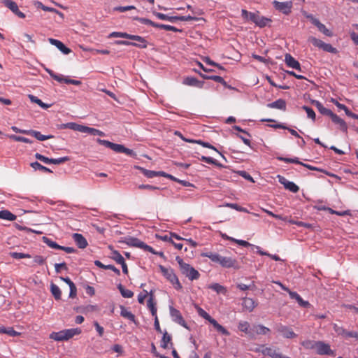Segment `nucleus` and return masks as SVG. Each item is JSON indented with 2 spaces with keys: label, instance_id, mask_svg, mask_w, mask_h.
Wrapping results in <instances>:
<instances>
[{
  "label": "nucleus",
  "instance_id": "1",
  "mask_svg": "<svg viewBox=\"0 0 358 358\" xmlns=\"http://www.w3.org/2000/svg\"><path fill=\"white\" fill-rule=\"evenodd\" d=\"M203 257H208L213 262L219 264L221 266L224 268H238L236 266L237 262L235 259L229 257H222L217 253H213L211 252H204L201 254Z\"/></svg>",
  "mask_w": 358,
  "mask_h": 358
},
{
  "label": "nucleus",
  "instance_id": "2",
  "mask_svg": "<svg viewBox=\"0 0 358 358\" xmlns=\"http://www.w3.org/2000/svg\"><path fill=\"white\" fill-rule=\"evenodd\" d=\"M156 238L160 241H162L164 243H172L173 246H184L185 245L190 244L192 246H195V243L192 242L191 240L184 239L182 243H175L173 239H176L178 241L182 240V238L177 236L175 234L172 233H166L164 234H157Z\"/></svg>",
  "mask_w": 358,
  "mask_h": 358
},
{
  "label": "nucleus",
  "instance_id": "3",
  "mask_svg": "<svg viewBox=\"0 0 358 358\" xmlns=\"http://www.w3.org/2000/svg\"><path fill=\"white\" fill-rule=\"evenodd\" d=\"M176 261L178 262L180 269L183 275L189 278L190 280H197L200 273L194 268L191 266L189 264L185 263L180 257H176Z\"/></svg>",
  "mask_w": 358,
  "mask_h": 358
},
{
  "label": "nucleus",
  "instance_id": "4",
  "mask_svg": "<svg viewBox=\"0 0 358 358\" xmlns=\"http://www.w3.org/2000/svg\"><path fill=\"white\" fill-rule=\"evenodd\" d=\"M159 269L163 275L173 285L175 289L178 290L182 289V286L181 285L177 275L172 268L159 266Z\"/></svg>",
  "mask_w": 358,
  "mask_h": 358
},
{
  "label": "nucleus",
  "instance_id": "5",
  "mask_svg": "<svg viewBox=\"0 0 358 358\" xmlns=\"http://www.w3.org/2000/svg\"><path fill=\"white\" fill-rule=\"evenodd\" d=\"M130 39L136 42L117 40L115 41L114 43L116 45H132L139 48H146L148 46L147 41L142 36L131 34Z\"/></svg>",
  "mask_w": 358,
  "mask_h": 358
},
{
  "label": "nucleus",
  "instance_id": "6",
  "mask_svg": "<svg viewBox=\"0 0 358 358\" xmlns=\"http://www.w3.org/2000/svg\"><path fill=\"white\" fill-rule=\"evenodd\" d=\"M308 41L311 43L314 46L323 50L325 52L331 53H336L337 50L334 48L331 44L326 43L320 39H317L314 36H310Z\"/></svg>",
  "mask_w": 358,
  "mask_h": 358
},
{
  "label": "nucleus",
  "instance_id": "7",
  "mask_svg": "<svg viewBox=\"0 0 358 358\" xmlns=\"http://www.w3.org/2000/svg\"><path fill=\"white\" fill-rule=\"evenodd\" d=\"M272 4L277 10L281 12L285 15L290 14L293 6V3L292 1L280 2L278 1L275 0L272 2Z\"/></svg>",
  "mask_w": 358,
  "mask_h": 358
},
{
  "label": "nucleus",
  "instance_id": "8",
  "mask_svg": "<svg viewBox=\"0 0 358 358\" xmlns=\"http://www.w3.org/2000/svg\"><path fill=\"white\" fill-rule=\"evenodd\" d=\"M275 331L279 333L282 336L286 338H294L297 335L294 332L292 328L283 325L282 324H276L274 327Z\"/></svg>",
  "mask_w": 358,
  "mask_h": 358
},
{
  "label": "nucleus",
  "instance_id": "9",
  "mask_svg": "<svg viewBox=\"0 0 358 358\" xmlns=\"http://www.w3.org/2000/svg\"><path fill=\"white\" fill-rule=\"evenodd\" d=\"M315 350L320 355H335V352L331 349L330 345L323 341H317Z\"/></svg>",
  "mask_w": 358,
  "mask_h": 358
},
{
  "label": "nucleus",
  "instance_id": "10",
  "mask_svg": "<svg viewBox=\"0 0 358 358\" xmlns=\"http://www.w3.org/2000/svg\"><path fill=\"white\" fill-rule=\"evenodd\" d=\"M169 310H170V315L173 322L179 324L180 325L182 326L183 327H185L186 329H189L187 325V323L184 320L180 312L178 310L173 308V306H170Z\"/></svg>",
  "mask_w": 358,
  "mask_h": 358
},
{
  "label": "nucleus",
  "instance_id": "11",
  "mask_svg": "<svg viewBox=\"0 0 358 358\" xmlns=\"http://www.w3.org/2000/svg\"><path fill=\"white\" fill-rule=\"evenodd\" d=\"M306 17L308 18L311 22L317 27L318 30L327 36H332L331 31L326 27V26L321 23L319 20L314 17L312 15H307Z\"/></svg>",
  "mask_w": 358,
  "mask_h": 358
},
{
  "label": "nucleus",
  "instance_id": "12",
  "mask_svg": "<svg viewBox=\"0 0 358 358\" xmlns=\"http://www.w3.org/2000/svg\"><path fill=\"white\" fill-rule=\"evenodd\" d=\"M278 182L282 184L286 189L291 192L296 193L299 190V187L293 182L287 180L284 176L280 175L277 176Z\"/></svg>",
  "mask_w": 358,
  "mask_h": 358
},
{
  "label": "nucleus",
  "instance_id": "13",
  "mask_svg": "<svg viewBox=\"0 0 358 358\" xmlns=\"http://www.w3.org/2000/svg\"><path fill=\"white\" fill-rule=\"evenodd\" d=\"M2 3L19 17H25V15L18 9V6L15 1L12 0H2Z\"/></svg>",
  "mask_w": 358,
  "mask_h": 358
},
{
  "label": "nucleus",
  "instance_id": "14",
  "mask_svg": "<svg viewBox=\"0 0 358 358\" xmlns=\"http://www.w3.org/2000/svg\"><path fill=\"white\" fill-rule=\"evenodd\" d=\"M270 332V329L262 324H255L251 327L250 338H255L257 335H266Z\"/></svg>",
  "mask_w": 358,
  "mask_h": 358
},
{
  "label": "nucleus",
  "instance_id": "15",
  "mask_svg": "<svg viewBox=\"0 0 358 358\" xmlns=\"http://www.w3.org/2000/svg\"><path fill=\"white\" fill-rule=\"evenodd\" d=\"M252 22L255 23L259 27H264L267 23L271 22V20L263 16H259L258 13H253L250 15V20Z\"/></svg>",
  "mask_w": 358,
  "mask_h": 358
},
{
  "label": "nucleus",
  "instance_id": "16",
  "mask_svg": "<svg viewBox=\"0 0 358 358\" xmlns=\"http://www.w3.org/2000/svg\"><path fill=\"white\" fill-rule=\"evenodd\" d=\"M96 141L100 145H104L106 148H108L111 149L112 150H113V151H115L116 152L122 153V149H123V145H122L116 144V143H112V142H110L109 141L102 140V139H100V138H98L96 140Z\"/></svg>",
  "mask_w": 358,
  "mask_h": 358
},
{
  "label": "nucleus",
  "instance_id": "17",
  "mask_svg": "<svg viewBox=\"0 0 358 358\" xmlns=\"http://www.w3.org/2000/svg\"><path fill=\"white\" fill-rule=\"evenodd\" d=\"M119 242L124 243L128 246H148L140 240L129 236L122 238Z\"/></svg>",
  "mask_w": 358,
  "mask_h": 358
},
{
  "label": "nucleus",
  "instance_id": "18",
  "mask_svg": "<svg viewBox=\"0 0 358 358\" xmlns=\"http://www.w3.org/2000/svg\"><path fill=\"white\" fill-rule=\"evenodd\" d=\"M285 62L287 66L298 70L299 71H301L300 63L296 59H295V58H294L290 54L285 55Z\"/></svg>",
  "mask_w": 358,
  "mask_h": 358
},
{
  "label": "nucleus",
  "instance_id": "19",
  "mask_svg": "<svg viewBox=\"0 0 358 358\" xmlns=\"http://www.w3.org/2000/svg\"><path fill=\"white\" fill-rule=\"evenodd\" d=\"M329 117H331L332 122L334 124L338 125L339 129L342 131L347 132V130H348L347 124L342 118H341L339 116H338L336 114L334 113L333 112L331 113V114L329 115Z\"/></svg>",
  "mask_w": 358,
  "mask_h": 358
},
{
  "label": "nucleus",
  "instance_id": "20",
  "mask_svg": "<svg viewBox=\"0 0 358 358\" xmlns=\"http://www.w3.org/2000/svg\"><path fill=\"white\" fill-rule=\"evenodd\" d=\"M48 41L52 45H55L62 53L65 55H68L71 52V49L66 47L64 44L59 40L50 38Z\"/></svg>",
  "mask_w": 358,
  "mask_h": 358
},
{
  "label": "nucleus",
  "instance_id": "21",
  "mask_svg": "<svg viewBox=\"0 0 358 358\" xmlns=\"http://www.w3.org/2000/svg\"><path fill=\"white\" fill-rule=\"evenodd\" d=\"M289 294L292 299H295L300 306L303 308H308L310 306V304L308 301H304L301 296L295 292L289 291Z\"/></svg>",
  "mask_w": 358,
  "mask_h": 358
},
{
  "label": "nucleus",
  "instance_id": "22",
  "mask_svg": "<svg viewBox=\"0 0 358 358\" xmlns=\"http://www.w3.org/2000/svg\"><path fill=\"white\" fill-rule=\"evenodd\" d=\"M171 336L165 331L161 341V347L164 349L173 348V343L171 341Z\"/></svg>",
  "mask_w": 358,
  "mask_h": 358
},
{
  "label": "nucleus",
  "instance_id": "23",
  "mask_svg": "<svg viewBox=\"0 0 358 358\" xmlns=\"http://www.w3.org/2000/svg\"><path fill=\"white\" fill-rule=\"evenodd\" d=\"M182 83L185 85L194 86L199 88L203 87V82L199 81L194 77H187L183 80Z\"/></svg>",
  "mask_w": 358,
  "mask_h": 358
},
{
  "label": "nucleus",
  "instance_id": "24",
  "mask_svg": "<svg viewBox=\"0 0 358 358\" xmlns=\"http://www.w3.org/2000/svg\"><path fill=\"white\" fill-rule=\"evenodd\" d=\"M286 101L284 99H279L272 103H268L267 107L270 108H276L282 110H286Z\"/></svg>",
  "mask_w": 358,
  "mask_h": 358
},
{
  "label": "nucleus",
  "instance_id": "25",
  "mask_svg": "<svg viewBox=\"0 0 358 358\" xmlns=\"http://www.w3.org/2000/svg\"><path fill=\"white\" fill-rule=\"evenodd\" d=\"M27 135H30L31 136H34L37 140L41 141H45V140L50 139V138H53V136H52V135H48V136L43 135V134H41L40 131H36V130H32V129L28 130Z\"/></svg>",
  "mask_w": 358,
  "mask_h": 358
},
{
  "label": "nucleus",
  "instance_id": "26",
  "mask_svg": "<svg viewBox=\"0 0 358 358\" xmlns=\"http://www.w3.org/2000/svg\"><path fill=\"white\" fill-rule=\"evenodd\" d=\"M312 104L317 108V109L321 114L324 115L329 116V115L331 114L332 113L331 110L325 108L319 101L313 100Z\"/></svg>",
  "mask_w": 358,
  "mask_h": 358
},
{
  "label": "nucleus",
  "instance_id": "27",
  "mask_svg": "<svg viewBox=\"0 0 358 358\" xmlns=\"http://www.w3.org/2000/svg\"><path fill=\"white\" fill-rule=\"evenodd\" d=\"M120 308L121 309V312H120V315L131 322H133L134 323L136 324V317L135 315L130 311L127 310V308L122 306V305H120Z\"/></svg>",
  "mask_w": 358,
  "mask_h": 358
},
{
  "label": "nucleus",
  "instance_id": "28",
  "mask_svg": "<svg viewBox=\"0 0 358 358\" xmlns=\"http://www.w3.org/2000/svg\"><path fill=\"white\" fill-rule=\"evenodd\" d=\"M209 322L213 326V327L220 334L224 336H229V331L226 329L223 326L220 324L214 318H212Z\"/></svg>",
  "mask_w": 358,
  "mask_h": 358
},
{
  "label": "nucleus",
  "instance_id": "29",
  "mask_svg": "<svg viewBox=\"0 0 358 358\" xmlns=\"http://www.w3.org/2000/svg\"><path fill=\"white\" fill-rule=\"evenodd\" d=\"M261 352L264 355L269 356L272 358H282V355L280 353L277 352L275 349L271 348H264Z\"/></svg>",
  "mask_w": 358,
  "mask_h": 358
},
{
  "label": "nucleus",
  "instance_id": "30",
  "mask_svg": "<svg viewBox=\"0 0 358 358\" xmlns=\"http://www.w3.org/2000/svg\"><path fill=\"white\" fill-rule=\"evenodd\" d=\"M242 306L243 308L251 312L255 308L256 304L255 301L251 298L244 297L243 298Z\"/></svg>",
  "mask_w": 358,
  "mask_h": 358
},
{
  "label": "nucleus",
  "instance_id": "31",
  "mask_svg": "<svg viewBox=\"0 0 358 358\" xmlns=\"http://www.w3.org/2000/svg\"><path fill=\"white\" fill-rule=\"evenodd\" d=\"M239 331L244 332L250 338L251 336V327L247 321H240L238 325Z\"/></svg>",
  "mask_w": 358,
  "mask_h": 358
},
{
  "label": "nucleus",
  "instance_id": "32",
  "mask_svg": "<svg viewBox=\"0 0 358 358\" xmlns=\"http://www.w3.org/2000/svg\"><path fill=\"white\" fill-rule=\"evenodd\" d=\"M66 336V340L69 341L70 338H73L76 335H79L81 334L82 330L80 328H73V329H64Z\"/></svg>",
  "mask_w": 358,
  "mask_h": 358
},
{
  "label": "nucleus",
  "instance_id": "33",
  "mask_svg": "<svg viewBox=\"0 0 358 358\" xmlns=\"http://www.w3.org/2000/svg\"><path fill=\"white\" fill-rule=\"evenodd\" d=\"M73 238L78 246H87L88 245L85 238L80 234H73Z\"/></svg>",
  "mask_w": 358,
  "mask_h": 358
},
{
  "label": "nucleus",
  "instance_id": "34",
  "mask_svg": "<svg viewBox=\"0 0 358 358\" xmlns=\"http://www.w3.org/2000/svg\"><path fill=\"white\" fill-rule=\"evenodd\" d=\"M153 292L151 290L150 292V298L148 300V307L150 308L152 315L154 317L157 316V308L155 306V303L153 302Z\"/></svg>",
  "mask_w": 358,
  "mask_h": 358
},
{
  "label": "nucleus",
  "instance_id": "35",
  "mask_svg": "<svg viewBox=\"0 0 358 358\" xmlns=\"http://www.w3.org/2000/svg\"><path fill=\"white\" fill-rule=\"evenodd\" d=\"M0 218L8 221H14L16 220L17 216L8 210H3L0 211Z\"/></svg>",
  "mask_w": 358,
  "mask_h": 358
},
{
  "label": "nucleus",
  "instance_id": "36",
  "mask_svg": "<svg viewBox=\"0 0 358 358\" xmlns=\"http://www.w3.org/2000/svg\"><path fill=\"white\" fill-rule=\"evenodd\" d=\"M50 338L56 341H66L64 330H62L58 332H52L50 335Z\"/></svg>",
  "mask_w": 358,
  "mask_h": 358
},
{
  "label": "nucleus",
  "instance_id": "37",
  "mask_svg": "<svg viewBox=\"0 0 358 358\" xmlns=\"http://www.w3.org/2000/svg\"><path fill=\"white\" fill-rule=\"evenodd\" d=\"M185 141L189 142V143H197V144L202 145L204 148H209V149H211V150H213L217 152V148H215L213 145H212L211 144H210L208 142L202 141L201 140L185 139Z\"/></svg>",
  "mask_w": 358,
  "mask_h": 358
},
{
  "label": "nucleus",
  "instance_id": "38",
  "mask_svg": "<svg viewBox=\"0 0 358 358\" xmlns=\"http://www.w3.org/2000/svg\"><path fill=\"white\" fill-rule=\"evenodd\" d=\"M67 127L68 129H70L73 131H78L81 133H85L86 129V126L78 124L76 122H68Z\"/></svg>",
  "mask_w": 358,
  "mask_h": 358
},
{
  "label": "nucleus",
  "instance_id": "39",
  "mask_svg": "<svg viewBox=\"0 0 358 358\" xmlns=\"http://www.w3.org/2000/svg\"><path fill=\"white\" fill-rule=\"evenodd\" d=\"M117 289L124 298H131L134 296V292L129 289H125L122 284L117 285Z\"/></svg>",
  "mask_w": 358,
  "mask_h": 358
},
{
  "label": "nucleus",
  "instance_id": "40",
  "mask_svg": "<svg viewBox=\"0 0 358 358\" xmlns=\"http://www.w3.org/2000/svg\"><path fill=\"white\" fill-rule=\"evenodd\" d=\"M50 291L56 300L61 299L62 292L59 287L54 283L50 285Z\"/></svg>",
  "mask_w": 358,
  "mask_h": 358
},
{
  "label": "nucleus",
  "instance_id": "41",
  "mask_svg": "<svg viewBox=\"0 0 358 358\" xmlns=\"http://www.w3.org/2000/svg\"><path fill=\"white\" fill-rule=\"evenodd\" d=\"M200 76L204 78V79H209V80H213L215 82H217V83H220L224 85H226V82L225 80H224V78L221 76H208L206 75H204L201 73H199Z\"/></svg>",
  "mask_w": 358,
  "mask_h": 358
},
{
  "label": "nucleus",
  "instance_id": "42",
  "mask_svg": "<svg viewBox=\"0 0 358 358\" xmlns=\"http://www.w3.org/2000/svg\"><path fill=\"white\" fill-rule=\"evenodd\" d=\"M0 334H6L10 336H17L20 334L19 332L15 331L12 327L6 328L3 326L0 327Z\"/></svg>",
  "mask_w": 358,
  "mask_h": 358
},
{
  "label": "nucleus",
  "instance_id": "43",
  "mask_svg": "<svg viewBox=\"0 0 358 358\" xmlns=\"http://www.w3.org/2000/svg\"><path fill=\"white\" fill-rule=\"evenodd\" d=\"M30 166L36 171L39 170L43 172L52 173V171L50 169L41 165L38 162H31Z\"/></svg>",
  "mask_w": 358,
  "mask_h": 358
},
{
  "label": "nucleus",
  "instance_id": "44",
  "mask_svg": "<svg viewBox=\"0 0 358 358\" xmlns=\"http://www.w3.org/2000/svg\"><path fill=\"white\" fill-rule=\"evenodd\" d=\"M34 5L37 7V8H41L42 10H45V11H49V12H55V13H57L58 14H59L61 16L63 15V14L60 12H59L58 10H57L55 8H50V7H48V6H44L41 2L40 1H35L34 3Z\"/></svg>",
  "mask_w": 358,
  "mask_h": 358
},
{
  "label": "nucleus",
  "instance_id": "45",
  "mask_svg": "<svg viewBox=\"0 0 358 358\" xmlns=\"http://www.w3.org/2000/svg\"><path fill=\"white\" fill-rule=\"evenodd\" d=\"M317 344V341H311V340H306L301 343V345L303 348L307 350H316V345Z\"/></svg>",
  "mask_w": 358,
  "mask_h": 358
},
{
  "label": "nucleus",
  "instance_id": "46",
  "mask_svg": "<svg viewBox=\"0 0 358 358\" xmlns=\"http://www.w3.org/2000/svg\"><path fill=\"white\" fill-rule=\"evenodd\" d=\"M208 288L214 290L215 292H216L218 294L222 293V294H225L227 292L226 288L224 286L220 285L218 283H214V284L210 285Z\"/></svg>",
  "mask_w": 358,
  "mask_h": 358
},
{
  "label": "nucleus",
  "instance_id": "47",
  "mask_svg": "<svg viewBox=\"0 0 358 358\" xmlns=\"http://www.w3.org/2000/svg\"><path fill=\"white\" fill-rule=\"evenodd\" d=\"M29 97L32 102L37 103L42 108L47 109L50 106V105L43 103L41 99L34 95H29Z\"/></svg>",
  "mask_w": 358,
  "mask_h": 358
},
{
  "label": "nucleus",
  "instance_id": "48",
  "mask_svg": "<svg viewBox=\"0 0 358 358\" xmlns=\"http://www.w3.org/2000/svg\"><path fill=\"white\" fill-rule=\"evenodd\" d=\"M110 257L115 260L119 264L124 262V257L121 255V254L119 252L116 250L112 251L111 256Z\"/></svg>",
  "mask_w": 358,
  "mask_h": 358
},
{
  "label": "nucleus",
  "instance_id": "49",
  "mask_svg": "<svg viewBox=\"0 0 358 358\" xmlns=\"http://www.w3.org/2000/svg\"><path fill=\"white\" fill-rule=\"evenodd\" d=\"M85 133L91 134V135H93V136H96V135L101 136H104V133L103 131H100L99 129H96L95 128L89 127H87V126H86V129H85Z\"/></svg>",
  "mask_w": 358,
  "mask_h": 358
},
{
  "label": "nucleus",
  "instance_id": "50",
  "mask_svg": "<svg viewBox=\"0 0 358 358\" xmlns=\"http://www.w3.org/2000/svg\"><path fill=\"white\" fill-rule=\"evenodd\" d=\"M196 310H197V313L199 314V315L203 318H204L205 320H206L207 321H210L213 317L208 313H206L203 308H201V307H199V306H196Z\"/></svg>",
  "mask_w": 358,
  "mask_h": 358
},
{
  "label": "nucleus",
  "instance_id": "51",
  "mask_svg": "<svg viewBox=\"0 0 358 358\" xmlns=\"http://www.w3.org/2000/svg\"><path fill=\"white\" fill-rule=\"evenodd\" d=\"M131 34H127L126 32H119V31H113L108 36L109 38L113 37H120V38H124L127 39H130Z\"/></svg>",
  "mask_w": 358,
  "mask_h": 358
},
{
  "label": "nucleus",
  "instance_id": "52",
  "mask_svg": "<svg viewBox=\"0 0 358 358\" xmlns=\"http://www.w3.org/2000/svg\"><path fill=\"white\" fill-rule=\"evenodd\" d=\"M277 159L281 162H284L286 163H293L299 164H301V162L299 161L298 158H287V157H278Z\"/></svg>",
  "mask_w": 358,
  "mask_h": 358
},
{
  "label": "nucleus",
  "instance_id": "53",
  "mask_svg": "<svg viewBox=\"0 0 358 358\" xmlns=\"http://www.w3.org/2000/svg\"><path fill=\"white\" fill-rule=\"evenodd\" d=\"M302 108L306 112L308 118H310L313 121L315 120V113L311 108L303 106Z\"/></svg>",
  "mask_w": 358,
  "mask_h": 358
},
{
  "label": "nucleus",
  "instance_id": "54",
  "mask_svg": "<svg viewBox=\"0 0 358 358\" xmlns=\"http://www.w3.org/2000/svg\"><path fill=\"white\" fill-rule=\"evenodd\" d=\"M10 256L14 259L30 258L31 255L22 252H13L9 253Z\"/></svg>",
  "mask_w": 358,
  "mask_h": 358
},
{
  "label": "nucleus",
  "instance_id": "55",
  "mask_svg": "<svg viewBox=\"0 0 358 358\" xmlns=\"http://www.w3.org/2000/svg\"><path fill=\"white\" fill-rule=\"evenodd\" d=\"M141 170L142 171V173L144 174V176L149 178H152L154 177L158 176V174H159V173H157V171L147 170L143 168H141Z\"/></svg>",
  "mask_w": 358,
  "mask_h": 358
},
{
  "label": "nucleus",
  "instance_id": "56",
  "mask_svg": "<svg viewBox=\"0 0 358 358\" xmlns=\"http://www.w3.org/2000/svg\"><path fill=\"white\" fill-rule=\"evenodd\" d=\"M254 287H255L254 282H252V284H250L249 285H245L243 283H238L236 285V287L238 289H239L240 290H243V291L248 290V289H252Z\"/></svg>",
  "mask_w": 358,
  "mask_h": 358
},
{
  "label": "nucleus",
  "instance_id": "57",
  "mask_svg": "<svg viewBox=\"0 0 358 358\" xmlns=\"http://www.w3.org/2000/svg\"><path fill=\"white\" fill-rule=\"evenodd\" d=\"M133 9H136V7L134 6H117V7H115L113 8L114 10L122 12V13L126 12L127 10H133Z\"/></svg>",
  "mask_w": 358,
  "mask_h": 358
},
{
  "label": "nucleus",
  "instance_id": "58",
  "mask_svg": "<svg viewBox=\"0 0 358 358\" xmlns=\"http://www.w3.org/2000/svg\"><path fill=\"white\" fill-rule=\"evenodd\" d=\"M334 329L335 331L338 334L345 337L347 330L342 327H338L337 324H334Z\"/></svg>",
  "mask_w": 358,
  "mask_h": 358
},
{
  "label": "nucleus",
  "instance_id": "59",
  "mask_svg": "<svg viewBox=\"0 0 358 358\" xmlns=\"http://www.w3.org/2000/svg\"><path fill=\"white\" fill-rule=\"evenodd\" d=\"M69 160L68 157H63L57 159H51V164H60Z\"/></svg>",
  "mask_w": 358,
  "mask_h": 358
},
{
  "label": "nucleus",
  "instance_id": "60",
  "mask_svg": "<svg viewBox=\"0 0 358 358\" xmlns=\"http://www.w3.org/2000/svg\"><path fill=\"white\" fill-rule=\"evenodd\" d=\"M35 157L36 159L43 162V163L51 164V159H49L48 157H46L39 153H36Z\"/></svg>",
  "mask_w": 358,
  "mask_h": 358
},
{
  "label": "nucleus",
  "instance_id": "61",
  "mask_svg": "<svg viewBox=\"0 0 358 358\" xmlns=\"http://www.w3.org/2000/svg\"><path fill=\"white\" fill-rule=\"evenodd\" d=\"M144 294H143L142 293L139 294L138 296V301L139 303H144V301L145 299V298L147 297V296L149 294L150 295V292L148 293L146 290H144Z\"/></svg>",
  "mask_w": 358,
  "mask_h": 358
},
{
  "label": "nucleus",
  "instance_id": "62",
  "mask_svg": "<svg viewBox=\"0 0 358 358\" xmlns=\"http://www.w3.org/2000/svg\"><path fill=\"white\" fill-rule=\"evenodd\" d=\"M94 326L96 331L98 332L99 336L101 337L104 333L103 328L101 326H100L97 322H94Z\"/></svg>",
  "mask_w": 358,
  "mask_h": 358
},
{
  "label": "nucleus",
  "instance_id": "63",
  "mask_svg": "<svg viewBox=\"0 0 358 358\" xmlns=\"http://www.w3.org/2000/svg\"><path fill=\"white\" fill-rule=\"evenodd\" d=\"M64 83H66V84H72V85H80L82 84L80 80H73V79H70V78H65Z\"/></svg>",
  "mask_w": 358,
  "mask_h": 358
},
{
  "label": "nucleus",
  "instance_id": "64",
  "mask_svg": "<svg viewBox=\"0 0 358 358\" xmlns=\"http://www.w3.org/2000/svg\"><path fill=\"white\" fill-rule=\"evenodd\" d=\"M239 173H240V176H241L245 179H246V180H249L250 182H254V180L252 178V177L248 173H247L246 171H241L239 172Z\"/></svg>",
  "mask_w": 358,
  "mask_h": 358
}]
</instances>
